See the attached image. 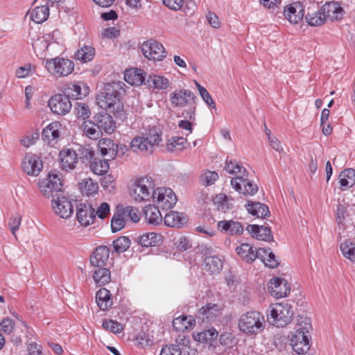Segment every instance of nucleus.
<instances>
[{
  "label": "nucleus",
  "instance_id": "37998d69",
  "mask_svg": "<svg viewBox=\"0 0 355 355\" xmlns=\"http://www.w3.org/2000/svg\"><path fill=\"white\" fill-rule=\"evenodd\" d=\"M305 19L308 24L311 26H319L324 24L326 21L324 15L321 8L317 11L309 12L305 16Z\"/></svg>",
  "mask_w": 355,
  "mask_h": 355
},
{
  "label": "nucleus",
  "instance_id": "aec40b11",
  "mask_svg": "<svg viewBox=\"0 0 355 355\" xmlns=\"http://www.w3.org/2000/svg\"><path fill=\"white\" fill-rule=\"evenodd\" d=\"M98 128L107 134H112L116 129V123L112 116L107 113H98L94 117Z\"/></svg>",
  "mask_w": 355,
  "mask_h": 355
},
{
  "label": "nucleus",
  "instance_id": "6e6552de",
  "mask_svg": "<svg viewBox=\"0 0 355 355\" xmlns=\"http://www.w3.org/2000/svg\"><path fill=\"white\" fill-rule=\"evenodd\" d=\"M45 67L51 75L56 77L67 76L74 69L72 60L59 57L47 60Z\"/></svg>",
  "mask_w": 355,
  "mask_h": 355
},
{
  "label": "nucleus",
  "instance_id": "052dcab7",
  "mask_svg": "<svg viewBox=\"0 0 355 355\" xmlns=\"http://www.w3.org/2000/svg\"><path fill=\"white\" fill-rule=\"evenodd\" d=\"M218 178V173L214 171H206L201 175L202 184L206 186L213 184Z\"/></svg>",
  "mask_w": 355,
  "mask_h": 355
},
{
  "label": "nucleus",
  "instance_id": "ddd939ff",
  "mask_svg": "<svg viewBox=\"0 0 355 355\" xmlns=\"http://www.w3.org/2000/svg\"><path fill=\"white\" fill-rule=\"evenodd\" d=\"M21 167L27 175L37 176L43 168V163L38 155L27 153L22 160Z\"/></svg>",
  "mask_w": 355,
  "mask_h": 355
},
{
  "label": "nucleus",
  "instance_id": "3c124183",
  "mask_svg": "<svg viewBox=\"0 0 355 355\" xmlns=\"http://www.w3.org/2000/svg\"><path fill=\"white\" fill-rule=\"evenodd\" d=\"M130 245V240L127 236H120L113 241V248L116 253L126 251Z\"/></svg>",
  "mask_w": 355,
  "mask_h": 355
},
{
  "label": "nucleus",
  "instance_id": "423d86ee",
  "mask_svg": "<svg viewBox=\"0 0 355 355\" xmlns=\"http://www.w3.org/2000/svg\"><path fill=\"white\" fill-rule=\"evenodd\" d=\"M154 182L151 177L139 178L132 185L130 194L135 201L148 200L151 198V191H154Z\"/></svg>",
  "mask_w": 355,
  "mask_h": 355
},
{
  "label": "nucleus",
  "instance_id": "4d7b16f0",
  "mask_svg": "<svg viewBox=\"0 0 355 355\" xmlns=\"http://www.w3.org/2000/svg\"><path fill=\"white\" fill-rule=\"evenodd\" d=\"M123 215L126 218H130L132 222L137 223L140 220V215L137 208L132 206H128L121 208Z\"/></svg>",
  "mask_w": 355,
  "mask_h": 355
},
{
  "label": "nucleus",
  "instance_id": "e2e57ef3",
  "mask_svg": "<svg viewBox=\"0 0 355 355\" xmlns=\"http://www.w3.org/2000/svg\"><path fill=\"white\" fill-rule=\"evenodd\" d=\"M15 327L14 321L10 318H4L0 322V329L6 334H10L12 332Z\"/></svg>",
  "mask_w": 355,
  "mask_h": 355
},
{
  "label": "nucleus",
  "instance_id": "4be33fe9",
  "mask_svg": "<svg viewBox=\"0 0 355 355\" xmlns=\"http://www.w3.org/2000/svg\"><path fill=\"white\" fill-rule=\"evenodd\" d=\"M321 10L326 20L329 19L331 21H338L342 19L343 15V9L338 3L335 1L326 2L321 7Z\"/></svg>",
  "mask_w": 355,
  "mask_h": 355
},
{
  "label": "nucleus",
  "instance_id": "0e129e2a",
  "mask_svg": "<svg viewBox=\"0 0 355 355\" xmlns=\"http://www.w3.org/2000/svg\"><path fill=\"white\" fill-rule=\"evenodd\" d=\"M347 216V207L342 204H339L336 208V222L338 225H344Z\"/></svg>",
  "mask_w": 355,
  "mask_h": 355
},
{
  "label": "nucleus",
  "instance_id": "a878e982",
  "mask_svg": "<svg viewBox=\"0 0 355 355\" xmlns=\"http://www.w3.org/2000/svg\"><path fill=\"white\" fill-rule=\"evenodd\" d=\"M134 240L141 247L158 246L162 242V236L155 232H146L135 237Z\"/></svg>",
  "mask_w": 355,
  "mask_h": 355
},
{
  "label": "nucleus",
  "instance_id": "09e8293b",
  "mask_svg": "<svg viewBox=\"0 0 355 355\" xmlns=\"http://www.w3.org/2000/svg\"><path fill=\"white\" fill-rule=\"evenodd\" d=\"M90 168L96 175H104L110 168L108 160L94 159L91 162Z\"/></svg>",
  "mask_w": 355,
  "mask_h": 355
},
{
  "label": "nucleus",
  "instance_id": "8fccbe9b",
  "mask_svg": "<svg viewBox=\"0 0 355 355\" xmlns=\"http://www.w3.org/2000/svg\"><path fill=\"white\" fill-rule=\"evenodd\" d=\"M262 250L264 251L265 253L262 254V257H258V259L263 261L264 264L268 268H277L279 266V263L275 254L270 251V248L267 250L262 248Z\"/></svg>",
  "mask_w": 355,
  "mask_h": 355
},
{
  "label": "nucleus",
  "instance_id": "9d476101",
  "mask_svg": "<svg viewBox=\"0 0 355 355\" xmlns=\"http://www.w3.org/2000/svg\"><path fill=\"white\" fill-rule=\"evenodd\" d=\"M141 51L146 58L153 60H162L167 55L164 46L153 40L144 42L141 44Z\"/></svg>",
  "mask_w": 355,
  "mask_h": 355
},
{
  "label": "nucleus",
  "instance_id": "774afa93",
  "mask_svg": "<svg viewBox=\"0 0 355 355\" xmlns=\"http://www.w3.org/2000/svg\"><path fill=\"white\" fill-rule=\"evenodd\" d=\"M21 217L19 215L10 218L8 225L12 234H15L21 225Z\"/></svg>",
  "mask_w": 355,
  "mask_h": 355
},
{
  "label": "nucleus",
  "instance_id": "dca6fc26",
  "mask_svg": "<svg viewBox=\"0 0 355 355\" xmlns=\"http://www.w3.org/2000/svg\"><path fill=\"white\" fill-rule=\"evenodd\" d=\"M268 290L272 296L279 299L286 297L290 293L291 289L286 280L274 277L269 282Z\"/></svg>",
  "mask_w": 355,
  "mask_h": 355
},
{
  "label": "nucleus",
  "instance_id": "49530a36",
  "mask_svg": "<svg viewBox=\"0 0 355 355\" xmlns=\"http://www.w3.org/2000/svg\"><path fill=\"white\" fill-rule=\"evenodd\" d=\"M126 218L123 215V212L121 209H119L116 213L114 214L111 220V229L113 232H116L121 230L125 225Z\"/></svg>",
  "mask_w": 355,
  "mask_h": 355
},
{
  "label": "nucleus",
  "instance_id": "338daca9",
  "mask_svg": "<svg viewBox=\"0 0 355 355\" xmlns=\"http://www.w3.org/2000/svg\"><path fill=\"white\" fill-rule=\"evenodd\" d=\"M160 355H181L180 348L175 345L165 346L162 349Z\"/></svg>",
  "mask_w": 355,
  "mask_h": 355
},
{
  "label": "nucleus",
  "instance_id": "a18cd8bd",
  "mask_svg": "<svg viewBox=\"0 0 355 355\" xmlns=\"http://www.w3.org/2000/svg\"><path fill=\"white\" fill-rule=\"evenodd\" d=\"M225 170L229 174L234 175L236 177L241 176V175H248L245 168L236 160L227 161Z\"/></svg>",
  "mask_w": 355,
  "mask_h": 355
},
{
  "label": "nucleus",
  "instance_id": "1a4fd4ad",
  "mask_svg": "<svg viewBox=\"0 0 355 355\" xmlns=\"http://www.w3.org/2000/svg\"><path fill=\"white\" fill-rule=\"evenodd\" d=\"M151 198L158 207L162 209H170L177 202V197L170 188L159 187L152 192Z\"/></svg>",
  "mask_w": 355,
  "mask_h": 355
},
{
  "label": "nucleus",
  "instance_id": "20e7f679",
  "mask_svg": "<svg viewBox=\"0 0 355 355\" xmlns=\"http://www.w3.org/2000/svg\"><path fill=\"white\" fill-rule=\"evenodd\" d=\"M264 316L259 311H250L243 313L239 320V329L246 335H257L265 327Z\"/></svg>",
  "mask_w": 355,
  "mask_h": 355
},
{
  "label": "nucleus",
  "instance_id": "5701e85b",
  "mask_svg": "<svg viewBox=\"0 0 355 355\" xmlns=\"http://www.w3.org/2000/svg\"><path fill=\"white\" fill-rule=\"evenodd\" d=\"M60 158L61 168L66 171L74 169L78 164V154L71 149L62 150Z\"/></svg>",
  "mask_w": 355,
  "mask_h": 355
},
{
  "label": "nucleus",
  "instance_id": "2eb2a0df",
  "mask_svg": "<svg viewBox=\"0 0 355 355\" xmlns=\"http://www.w3.org/2000/svg\"><path fill=\"white\" fill-rule=\"evenodd\" d=\"M62 93L69 100L81 99L89 94V88L83 82L69 83L63 87Z\"/></svg>",
  "mask_w": 355,
  "mask_h": 355
},
{
  "label": "nucleus",
  "instance_id": "603ef678",
  "mask_svg": "<svg viewBox=\"0 0 355 355\" xmlns=\"http://www.w3.org/2000/svg\"><path fill=\"white\" fill-rule=\"evenodd\" d=\"M218 306L216 304L208 303L199 310V314L205 315L207 320L212 319L218 312Z\"/></svg>",
  "mask_w": 355,
  "mask_h": 355
},
{
  "label": "nucleus",
  "instance_id": "f257e3e1",
  "mask_svg": "<svg viewBox=\"0 0 355 355\" xmlns=\"http://www.w3.org/2000/svg\"><path fill=\"white\" fill-rule=\"evenodd\" d=\"M125 84L122 81H113L107 83L103 92L96 98V104L103 110L114 114L123 111V105L121 101V95L125 93Z\"/></svg>",
  "mask_w": 355,
  "mask_h": 355
},
{
  "label": "nucleus",
  "instance_id": "c03bdc74",
  "mask_svg": "<svg viewBox=\"0 0 355 355\" xmlns=\"http://www.w3.org/2000/svg\"><path fill=\"white\" fill-rule=\"evenodd\" d=\"M218 335V331L212 328L197 334L194 336V338L195 340L198 342L208 343L212 345V343L217 338Z\"/></svg>",
  "mask_w": 355,
  "mask_h": 355
},
{
  "label": "nucleus",
  "instance_id": "c85d7f7f",
  "mask_svg": "<svg viewBox=\"0 0 355 355\" xmlns=\"http://www.w3.org/2000/svg\"><path fill=\"white\" fill-rule=\"evenodd\" d=\"M245 208L249 214L257 218H266V216H270L268 206L259 202L249 200L245 205Z\"/></svg>",
  "mask_w": 355,
  "mask_h": 355
},
{
  "label": "nucleus",
  "instance_id": "a19ab883",
  "mask_svg": "<svg viewBox=\"0 0 355 355\" xmlns=\"http://www.w3.org/2000/svg\"><path fill=\"white\" fill-rule=\"evenodd\" d=\"M94 55L95 49L93 46L84 45L75 53L74 58L82 62H87L94 58Z\"/></svg>",
  "mask_w": 355,
  "mask_h": 355
},
{
  "label": "nucleus",
  "instance_id": "412c9836",
  "mask_svg": "<svg viewBox=\"0 0 355 355\" xmlns=\"http://www.w3.org/2000/svg\"><path fill=\"white\" fill-rule=\"evenodd\" d=\"M285 18L291 24L299 23L304 17V8L301 3L295 2L284 9Z\"/></svg>",
  "mask_w": 355,
  "mask_h": 355
},
{
  "label": "nucleus",
  "instance_id": "39448f33",
  "mask_svg": "<svg viewBox=\"0 0 355 355\" xmlns=\"http://www.w3.org/2000/svg\"><path fill=\"white\" fill-rule=\"evenodd\" d=\"M293 315L291 304L286 302L275 303L270 307L268 321L277 327H284L291 322Z\"/></svg>",
  "mask_w": 355,
  "mask_h": 355
},
{
  "label": "nucleus",
  "instance_id": "79ce46f5",
  "mask_svg": "<svg viewBox=\"0 0 355 355\" xmlns=\"http://www.w3.org/2000/svg\"><path fill=\"white\" fill-rule=\"evenodd\" d=\"M150 87L159 90L166 89L170 85V81L164 76L159 75H150L147 79Z\"/></svg>",
  "mask_w": 355,
  "mask_h": 355
},
{
  "label": "nucleus",
  "instance_id": "7c9ffc66",
  "mask_svg": "<svg viewBox=\"0 0 355 355\" xmlns=\"http://www.w3.org/2000/svg\"><path fill=\"white\" fill-rule=\"evenodd\" d=\"M164 222L168 227L180 228L187 223V218L182 213L172 211L165 215Z\"/></svg>",
  "mask_w": 355,
  "mask_h": 355
},
{
  "label": "nucleus",
  "instance_id": "72a5a7b5",
  "mask_svg": "<svg viewBox=\"0 0 355 355\" xmlns=\"http://www.w3.org/2000/svg\"><path fill=\"white\" fill-rule=\"evenodd\" d=\"M338 178L342 190L351 188L355 184V170L346 168L340 173Z\"/></svg>",
  "mask_w": 355,
  "mask_h": 355
},
{
  "label": "nucleus",
  "instance_id": "69168bd1",
  "mask_svg": "<svg viewBox=\"0 0 355 355\" xmlns=\"http://www.w3.org/2000/svg\"><path fill=\"white\" fill-rule=\"evenodd\" d=\"M32 41V46L34 49H38L40 51H44L47 50L49 47V43L46 42V40L39 37L37 39L31 38Z\"/></svg>",
  "mask_w": 355,
  "mask_h": 355
},
{
  "label": "nucleus",
  "instance_id": "b1692460",
  "mask_svg": "<svg viewBox=\"0 0 355 355\" xmlns=\"http://www.w3.org/2000/svg\"><path fill=\"white\" fill-rule=\"evenodd\" d=\"M61 124L59 122H52L49 124L42 132V139L51 146H54L60 137Z\"/></svg>",
  "mask_w": 355,
  "mask_h": 355
},
{
  "label": "nucleus",
  "instance_id": "2f4dec72",
  "mask_svg": "<svg viewBox=\"0 0 355 355\" xmlns=\"http://www.w3.org/2000/svg\"><path fill=\"white\" fill-rule=\"evenodd\" d=\"M101 153L103 155H108L114 159L117 155V144L111 139H101L98 142Z\"/></svg>",
  "mask_w": 355,
  "mask_h": 355
},
{
  "label": "nucleus",
  "instance_id": "c9c22d12",
  "mask_svg": "<svg viewBox=\"0 0 355 355\" xmlns=\"http://www.w3.org/2000/svg\"><path fill=\"white\" fill-rule=\"evenodd\" d=\"M93 272V279L95 283L99 286H104L111 280L110 271L105 266L96 267Z\"/></svg>",
  "mask_w": 355,
  "mask_h": 355
},
{
  "label": "nucleus",
  "instance_id": "e433bc0d",
  "mask_svg": "<svg viewBox=\"0 0 355 355\" xmlns=\"http://www.w3.org/2000/svg\"><path fill=\"white\" fill-rule=\"evenodd\" d=\"M81 129L84 135L91 139L96 140L99 139L102 135L95 121H85L81 125Z\"/></svg>",
  "mask_w": 355,
  "mask_h": 355
},
{
  "label": "nucleus",
  "instance_id": "f03ea898",
  "mask_svg": "<svg viewBox=\"0 0 355 355\" xmlns=\"http://www.w3.org/2000/svg\"><path fill=\"white\" fill-rule=\"evenodd\" d=\"M161 141L159 129L153 126L135 137L130 142V148L136 153L150 155L153 153L155 146H158Z\"/></svg>",
  "mask_w": 355,
  "mask_h": 355
},
{
  "label": "nucleus",
  "instance_id": "ea45409f",
  "mask_svg": "<svg viewBox=\"0 0 355 355\" xmlns=\"http://www.w3.org/2000/svg\"><path fill=\"white\" fill-rule=\"evenodd\" d=\"M49 15V7L47 5L35 7L31 13V19L37 24L45 21Z\"/></svg>",
  "mask_w": 355,
  "mask_h": 355
},
{
  "label": "nucleus",
  "instance_id": "864d4df0",
  "mask_svg": "<svg viewBox=\"0 0 355 355\" xmlns=\"http://www.w3.org/2000/svg\"><path fill=\"white\" fill-rule=\"evenodd\" d=\"M75 111L78 118L84 120L89 118L91 110L88 105L84 103H76L75 105Z\"/></svg>",
  "mask_w": 355,
  "mask_h": 355
},
{
  "label": "nucleus",
  "instance_id": "9b49d317",
  "mask_svg": "<svg viewBox=\"0 0 355 355\" xmlns=\"http://www.w3.org/2000/svg\"><path fill=\"white\" fill-rule=\"evenodd\" d=\"M231 185L236 191L245 196H253L258 191V186L248 178V175L232 178Z\"/></svg>",
  "mask_w": 355,
  "mask_h": 355
},
{
  "label": "nucleus",
  "instance_id": "7ed1b4c3",
  "mask_svg": "<svg viewBox=\"0 0 355 355\" xmlns=\"http://www.w3.org/2000/svg\"><path fill=\"white\" fill-rule=\"evenodd\" d=\"M297 327L291 335V345L294 352L298 354L306 353L310 349V329H311V320L309 318H302L298 320Z\"/></svg>",
  "mask_w": 355,
  "mask_h": 355
},
{
  "label": "nucleus",
  "instance_id": "f8f14e48",
  "mask_svg": "<svg viewBox=\"0 0 355 355\" xmlns=\"http://www.w3.org/2000/svg\"><path fill=\"white\" fill-rule=\"evenodd\" d=\"M49 107L58 115L68 114L72 107L71 101L62 93L53 96L49 101Z\"/></svg>",
  "mask_w": 355,
  "mask_h": 355
},
{
  "label": "nucleus",
  "instance_id": "5fc2aeb1",
  "mask_svg": "<svg viewBox=\"0 0 355 355\" xmlns=\"http://www.w3.org/2000/svg\"><path fill=\"white\" fill-rule=\"evenodd\" d=\"M187 139L183 137H173L167 144L166 148L168 151H174L176 149H182L186 143Z\"/></svg>",
  "mask_w": 355,
  "mask_h": 355
},
{
  "label": "nucleus",
  "instance_id": "4c0bfd02",
  "mask_svg": "<svg viewBox=\"0 0 355 355\" xmlns=\"http://www.w3.org/2000/svg\"><path fill=\"white\" fill-rule=\"evenodd\" d=\"M157 206L149 205L144 209L145 218L148 223L158 225L162 220V216Z\"/></svg>",
  "mask_w": 355,
  "mask_h": 355
},
{
  "label": "nucleus",
  "instance_id": "6ab92c4d",
  "mask_svg": "<svg viewBox=\"0 0 355 355\" xmlns=\"http://www.w3.org/2000/svg\"><path fill=\"white\" fill-rule=\"evenodd\" d=\"M237 254L245 262L252 263L258 257H263L264 251L262 248H259L254 251L253 247L248 243H242L236 248Z\"/></svg>",
  "mask_w": 355,
  "mask_h": 355
},
{
  "label": "nucleus",
  "instance_id": "c756f323",
  "mask_svg": "<svg viewBox=\"0 0 355 355\" xmlns=\"http://www.w3.org/2000/svg\"><path fill=\"white\" fill-rule=\"evenodd\" d=\"M124 79L131 85L139 86L145 81V72L140 69H130L125 71Z\"/></svg>",
  "mask_w": 355,
  "mask_h": 355
},
{
  "label": "nucleus",
  "instance_id": "bb28decb",
  "mask_svg": "<svg viewBox=\"0 0 355 355\" xmlns=\"http://www.w3.org/2000/svg\"><path fill=\"white\" fill-rule=\"evenodd\" d=\"M217 227L221 232H224L228 235H241L243 232V227L239 221L220 220L217 223Z\"/></svg>",
  "mask_w": 355,
  "mask_h": 355
},
{
  "label": "nucleus",
  "instance_id": "6e6d98bb",
  "mask_svg": "<svg viewBox=\"0 0 355 355\" xmlns=\"http://www.w3.org/2000/svg\"><path fill=\"white\" fill-rule=\"evenodd\" d=\"M103 327L114 334L120 333L123 329V325L115 320H104L102 323Z\"/></svg>",
  "mask_w": 355,
  "mask_h": 355
},
{
  "label": "nucleus",
  "instance_id": "13d9d810",
  "mask_svg": "<svg viewBox=\"0 0 355 355\" xmlns=\"http://www.w3.org/2000/svg\"><path fill=\"white\" fill-rule=\"evenodd\" d=\"M98 189V184L92 179L85 181L84 185L81 187L82 193L87 196L96 193Z\"/></svg>",
  "mask_w": 355,
  "mask_h": 355
},
{
  "label": "nucleus",
  "instance_id": "f3484780",
  "mask_svg": "<svg viewBox=\"0 0 355 355\" xmlns=\"http://www.w3.org/2000/svg\"><path fill=\"white\" fill-rule=\"evenodd\" d=\"M76 211V218L80 225L87 227L94 223L96 217L94 207L92 205L80 203Z\"/></svg>",
  "mask_w": 355,
  "mask_h": 355
},
{
  "label": "nucleus",
  "instance_id": "473e14b6",
  "mask_svg": "<svg viewBox=\"0 0 355 355\" xmlns=\"http://www.w3.org/2000/svg\"><path fill=\"white\" fill-rule=\"evenodd\" d=\"M96 301L98 307L105 311L112 306V299L110 291L106 288H101L96 295Z\"/></svg>",
  "mask_w": 355,
  "mask_h": 355
},
{
  "label": "nucleus",
  "instance_id": "f704fd0d",
  "mask_svg": "<svg viewBox=\"0 0 355 355\" xmlns=\"http://www.w3.org/2000/svg\"><path fill=\"white\" fill-rule=\"evenodd\" d=\"M195 324L196 320L191 315H181L175 318L173 321V327L178 331H184L191 329Z\"/></svg>",
  "mask_w": 355,
  "mask_h": 355
},
{
  "label": "nucleus",
  "instance_id": "cd10ccee",
  "mask_svg": "<svg viewBox=\"0 0 355 355\" xmlns=\"http://www.w3.org/2000/svg\"><path fill=\"white\" fill-rule=\"evenodd\" d=\"M109 255L110 249L107 246H99L90 257V263L94 267L105 266Z\"/></svg>",
  "mask_w": 355,
  "mask_h": 355
},
{
  "label": "nucleus",
  "instance_id": "a211bd4d",
  "mask_svg": "<svg viewBox=\"0 0 355 355\" xmlns=\"http://www.w3.org/2000/svg\"><path fill=\"white\" fill-rule=\"evenodd\" d=\"M197 96L189 89L175 90L170 94V101L175 107H183L186 106L189 101L196 103Z\"/></svg>",
  "mask_w": 355,
  "mask_h": 355
},
{
  "label": "nucleus",
  "instance_id": "de8ad7c7",
  "mask_svg": "<svg viewBox=\"0 0 355 355\" xmlns=\"http://www.w3.org/2000/svg\"><path fill=\"white\" fill-rule=\"evenodd\" d=\"M340 250L345 258L352 262L355 261V243L350 240H345L340 243Z\"/></svg>",
  "mask_w": 355,
  "mask_h": 355
},
{
  "label": "nucleus",
  "instance_id": "0eeeda50",
  "mask_svg": "<svg viewBox=\"0 0 355 355\" xmlns=\"http://www.w3.org/2000/svg\"><path fill=\"white\" fill-rule=\"evenodd\" d=\"M62 175L58 171H51L48 177L44 180H39L38 187L40 192L46 198L53 196V192H58L62 190L63 180Z\"/></svg>",
  "mask_w": 355,
  "mask_h": 355
},
{
  "label": "nucleus",
  "instance_id": "bf43d9fd",
  "mask_svg": "<svg viewBox=\"0 0 355 355\" xmlns=\"http://www.w3.org/2000/svg\"><path fill=\"white\" fill-rule=\"evenodd\" d=\"M35 70V67L28 63L24 66L19 67L15 71V76L18 78H25L31 76Z\"/></svg>",
  "mask_w": 355,
  "mask_h": 355
},
{
  "label": "nucleus",
  "instance_id": "680f3d73",
  "mask_svg": "<svg viewBox=\"0 0 355 355\" xmlns=\"http://www.w3.org/2000/svg\"><path fill=\"white\" fill-rule=\"evenodd\" d=\"M110 211V207L108 203L102 202L96 209L94 207L95 217L98 216L101 219L107 218Z\"/></svg>",
  "mask_w": 355,
  "mask_h": 355
},
{
  "label": "nucleus",
  "instance_id": "4468645a",
  "mask_svg": "<svg viewBox=\"0 0 355 355\" xmlns=\"http://www.w3.org/2000/svg\"><path fill=\"white\" fill-rule=\"evenodd\" d=\"M52 208L55 214L62 218L67 219L73 213L71 202L65 196H58L52 200Z\"/></svg>",
  "mask_w": 355,
  "mask_h": 355
},
{
  "label": "nucleus",
  "instance_id": "58836bf2",
  "mask_svg": "<svg viewBox=\"0 0 355 355\" xmlns=\"http://www.w3.org/2000/svg\"><path fill=\"white\" fill-rule=\"evenodd\" d=\"M204 263L205 269L211 274H217L223 268V261L216 256L205 257Z\"/></svg>",
  "mask_w": 355,
  "mask_h": 355
},
{
  "label": "nucleus",
  "instance_id": "393cba45",
  "mask_svg": "<svg viewBox=\"0 0 355 355\" xmlns=\"http://www.w3.org/2000/svg\"><path fill=\"white\" fill-rule=\"evenodd\" d=\"M246 230L252 238L257 240L270 241L273 239L270 227L263 225H248Z\"/></svg>",
  "mask_w": 355,
  "mask_h": 355
}]
</instances>
